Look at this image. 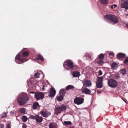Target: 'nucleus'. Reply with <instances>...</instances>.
<instances>
[{
    "label": "nucleus",
    "instance_id": "f257e3e1",
    "mask_svg": "<svg viewBox=\"0 0 128 128\" xmlns=\"http://www.w3.org/2000/svg\"><path fill=\"white\" fill-rule=\"evenodd\" d=\"M29 100V98L27 96V94L26 93H24L18 98V102L19 106H22L26 104Z\"/></svg>",
    "mask_w": 128,
    "mask_h": 128
},
{
    "label": "nucleus",
    "instance_id": "f03ea898",
    "mask_svg": "<svg viewBox=\"0 0 128 128\" xmlns=\"http://www.w3.org/2000/svg\"><path fill=\"white\" fill-rule=\"evenodd\" d=\"M29 54V52L27 51H24L22 53V55H17L15 57V61L17 63H19L18 61L24 62L27 60L25 57Z\"/></svg>",
    "mask_w": 128,
    "mask_h": 128
},
{
    "label": "nucleus",
    "instance_id": "7ed1b4c3",
    "mask_svg": "<svg viewBox=\"0 0 128 128\" xmlns=\"http://www.w3.org/2000/svg\"><path fill=\"white\" fill-rule=\"evenodd\" d=\"M104 17L107 20L110 21L112 24H115L119 22L118 17L115 15L108 14L105 16Z\"/></svg>",
    "mask_w": 128,
    "mask_h": 128
},
{
    "label": "nucleus",
    "instance_id": "20e7f679",
    "mask_svg": "<svg viewBox=\"0 0 128 128\" xmlns=\"http://www.w3.org/2000/svg\"><path fill=\"white\" fill-rule=\"evenodd\" d=\"M64 68L68 70L69 69L72 70L74 68L75 66L72 60H67L64 62L63 64Z\"/></svg>",
    "mask_w": 128,
    "mask_h": 128
},
{
    "label": "nucleus",
    "instance_id": "39448f33",
    "mask_svg": "<svg viewBox=\"0 0 128 128\" xmlns=\"http://www.w3.org/2000/svg\"><path fill=\"white\" fill-rule=\"evenodd\" d=\"M66 108V106L62 104L60 106L56 108L55 109V114L57 115L58 114L60 113L62 111H64Z\"/></svg>",
    "mask_w": 128,
    "mask_h": 128
},
{
    "label": "nucleus",
    "instance_id": "423d86ee",
    "mask_svg": "<svg viewBox=\"0 0 128 128\" xmlns=\"http://www.w3.org/2000/svg\"><path fill=\"white\" fill-rule=\"evenodd\" d=\"M104 77L103 76H98L97 78L96 82V87L98 88H101L103 87V80Z\"/></svg>",
    "mask_w": 128,
    "mask_h": 128
},
{
    "label": "nucleus",
    "instance_id": "0eeeda50",
    "mask_svg": "<svg viewBox=\"0 0 128 128\" xmlns=\"http://www.w3.org/2000/svg\"><path fill=\"white\" fill-rule=\"evenodd\" d=\"M108 86L112 88H115L118 85L116 82L112 78L108 80Z\"/></svg>",
    "mask_w": 128,
    "mask_h": 128
},
{
    "label": "nucleus",
    "instance_id": "6e6552de",
    "mask_svg": "<svg viewBox=\"0 0 128 128\" xmlns=\"http://www.w3.org/2000/svg\"><path fill=\"white\" fill-rule=\"evenodd\" d=\"M84 99L83 98L76 97L74 100V103L77 105H80L83 103Z\"/></svg>",
    "mask_w": 128,
    "mask_h": 128
},
{
    "label": "nucleus",
    "instance_id": "1a4fd4ad",
    "mask_svg": "<svg viewBox=\"0 0 128 128\" xmlns=\"http://www.w3.org/2000/svg\"><path fill=\"white\" fill-rule=\"evenodd\" d=\"M99 60L97 62V64L99 65L102 66L104 64V54H101L99 55L98 56Z\"/></svg>",
    "mask_w": 128,
    "mask_h": 128
},
{
    "label": "nucleus",
    "instance_id": "9d476101",
    "mask_svg": "<svg viewBox=\"0 0 128 128\" xmlns=\"http://www.w3.org/2000/svg\"><path fill=\"white\" fill-rule=\"evenodd\" d=\"M34 96L36 100H38L44 97V94L42 92H38L35 93Z\"/></svg>",
    "mask_w": 128,
    "mask_h": 128
},
{
    "label": "nucleus",
    "instance_id": "9b49d317",
    "mask_svg": "<svg viewBox=\"0 0 128 128\" xmlns=\"http://www.w3.org/2000/svg\"><path fill=\"white\" fill-rule=\"evenodd\" d=\"M83 86L86 87L91 86L92 83L91 81L88 80H84L82 81Z\"/></svg>",
    "mask_w": 128,
    "mask_h": 128
},
{
    "label": "nucleus",
    "instance_id": "f8f14e48",
    "mask_svg": "<svg viewBox=\"0 0 128 128\" xmlns=\"http://www.w3.org/2000/svg\"><path fill=\"white\" fill-rule=\"evenodd\" d=\"M82 93L86 94L92 95L91 94L92 92L91 90L86 87L82 89Z\"/></svg>",
    "mask_w": 128,
    "mask_h": 128
},
{
    "label": "nucleus",
    "instance_id": "ddd939ff",
    "mask_svg": "<svg viewBox=\"0 0 128 128\" xmlns=\"http://www.w3.org/2000/svg\"><path fill=\"white\" fill-rule=\"evenodd\" d=\"M40 114L44 117L46 118L49 115H50V113L48 111H44L43 110H42L40 112Z\"/></svg>",
    "mask_w": 128,
    "mask_h": 128
},
{
    "label": "nucleus",
    "instance_id": "4468645a",
    "mask_svg": "<svg viewBox=\"0 0 128 128\" xmlns=\"http://www.w3.org/2000/svg\"><path fill=\"white\" fill-rule=\"evenodd\" d=\"M121 6L122 8H125L128 9V2L127 1H122L121 2Z\"/></svg>",
    "mask_w": 128,
    "mask_h": 128
},
{
    "label": "nucleus",
    "instance_id": "2eb2a0df",
    "mask_svg": "<svg viewBox=\"0 0 128 128\" xmlns=\"http://www.w3.org/2000/svg\"><path fill=\"white\" fill-rule=\"evenodd\" d=\"M56 92V90L53 88H51L49 92V94L48 95V96L50 97H53L55 95Z\"/></svg>",
    "mask_w": 128,
    "mask_h": 128
},
{
    "label": "nucleus",
    "instance_id": "dca6fc26",
    "mask_svg": "<svg viewBox=\"0 0 128 128\" xmlns=\"http://www.w3.org/2000/svg\"><path fill=\"white\" fill-rule=\"evenodd\" d=\"M117 56L119 60H122L126 57L125 54L121 53H118L117 55Z\"/></svg>",
    "mask_w": 128,
    "mask_h": 128
},
{
    "label": "nucleus",
    "instance_id": "f3484780",
    "mask_svg": "<svg viewBox=\"0 0 128 128\" xmlns=\"http://www.w3.org/2000/svg\"><path fill=\"white\" fill-rule=\"evenodd\" d=\"M36 122L40 123L42 122L43 118L41 116H39L38 115H36Z\"/></svg>",
    "mask_w": 128,
    "mask_h": 128
},
{
    "label": "nucleus",
    "instance_id": "a211bd4d",
    "mask_svg": "<svg viewBox=\"0 0 128 128\" xmlns=\"http://www.w3.org/2000/svg\"><path fill=\"white\" fill-rule=\"evenodd\" d=\"M36 59L38 60H40L41 61H43L44 60V58L42 56L39 54H38L37 55L36 58Z\"/></svg>",
    "mask_w": 128,
    "mask_h": 128
},
{
    "label": "nucleus",
    "instance_id": "6ab92c4d",
    "mask_svg": "<svg viewBox=\"0 0 128 128\" xmlns=\"http://www.w3.org/2000/svg\"><path fill=\"white\" fill-rule=\"evenodd\" d=\"M72 75L73 77H78L80 76V73L78 71H75L73 72Z\"/></svg>",
    "mask_w": 128,
    "mask_h": 128
},
{
    "label": "nucleus",
    "instance_id": "aec40b11",
    "mask_svg": "<svg viewBox=\"0 0 128 128\" xmlns=\"http://www.w3.org/2000/svg\"><path fill=\"white\" fill-rule=\"evenodd\" d=\"M39 104L38 102H36L33 103L32 105V108L35 110L36 108L38 106Z\"/></svg>",
    "mask_w": 128,
    "mask_h": 128
},
{
    "label": "nucleus",
    "instance_id": "412c9836",
    "mask_svg": "<svg viewBox=\"0 0 128 128\" xmlns=\"http://www.w3.org/2000/svg\"><path fill=\"white\" fill-rule=\"evenodd\" d=\"M126 70L124 68L121 69L120 71V73L122 74L123 76H124L126 74Z\"/></svg>",
    "mask_w": 128,
    "mask_h": 128
},
{
    "label": "nucleus",
    "instance_id": "4be33fe9",
    "mask_svg": "<svg viewBox=\"0 0 128 128\" xmlns=\"http://www.w3.org/2000/svg\"><path fill=\"white\" fill-rule=\"evenodd\" d=\"M74 88V86L71 85H69L67 86L65 88L66 90H68L73 89Z\"/></svg>",
    "mask_w": 128,
    "mask_h": 128
},
{
    "label": "nucleus",
    "instance_id": "5701e85b",
    "mask_svg": "<svg viewBox=\"0 0 128 128\" xmlns=\"http://www.w3.org/2000/svg\"><path fill=\"white\" fill-rule=\"evenodd\" d=\"M56 124L55 123H51L49 125V128H56Z\"/></svg>",
    "mask_w": 128,
    "mask_h": 128
},
{
    "label": "nucleus",
    "instance_id": "b1692460",
    "mask_svg": "<svg viewBox=\"0 0 128 128\" xmlns=\"http://www.w3.org/2000/svg\"><path fill=\"white\" fill-rule=\"evenodd\" d=\"M64 96L62 95H60L56 97V99L58 101L60 102L62 100Z\"/></svg>",
    "mask_w": 128,
    "mask_h": 128
},
{
    "label": "nucleus",
    "instance_id": "393cba45",
    "mask_svg": "<svg viewBox=\"0 0 128 128\" xmlns=\"http://www.w3.org/2000/svg\"><path fill=\"white\" fill-rule=\"evenodd\" d=\"M65 89L64 90V89H62L60 90V93L62 95L64 96V95L66 93V91L65 90Z\"/></svg>",
    "mask_w": 128,
    "mask_h": 128
},
{
    "label": "nucleus",
    "instance_id": "a878e982",
    "mask_svg": "<svg viewBox=\"0 0 128 128\" xmlns=\"http://www.w3.org/2000/svg\"><path fill=\"white\" fill-rule=\"evenodd\" d=\"M108 3L107 0H101V3L103 5H105Z\"/></svg>",
    "mask_w": 128,
    "mask_h": 128
},
{
    "label": "nucleus",
    "instance_id": "bb28decb",
    "mask_svg": "<svg viewBox=\"0 0 128 128\" xmlns=\"http://www.w3.org/2000/svg\"><path fill=\"white\" fill-rule=\"evenodd\" d=\"M117 66V64L114 63H112L111 65V67L114 69L116 68Z\"/></svg>",
    "mask_w": 128,
    "mask_h": 128
},
{
    "label": "nucleus",
    "instance_id": "cd10ccee",
    "mask_svg": "<svg viewBox=\"0 0 128 128\" xmlns=\"http://www.w3.org/2000/svg\"><path fill=\"white\" fill-rule=\"evenodd\" d=\"M7 114L6 112H3L0 115L1 118H4L5 117L6 115Z\"/></svg>",
    "mask_w": 128,
    "mask_h": 128
},
{
    "label": "nucleus",
    "instance_id": "c85d7f7f",
    "mask_svg": "<svg viewBox=\"0 0 128 128\" xmlns=\"http://www.w3.org/2000/svg\"><path fill=\"white\" fill-rule=\"evenodd\" d=\"M22 120L24 122H26L28 119L27 117L25 116H23L22 117Z\"/></svg>",
    "mask_w": 128,
    "mask_h": 128
},
{
    "label": "nucleus",
    "instance_id": "c756f323",
    "mask_svg": "<svg viewBox=\"0 0 128 128\" xmlns=\"http://www.w3.org/2000/svg\"><path fill=\"white\" fill-rule=\"evenodd\" d=\"M64 124H65V125H71L72 124V123L70 121H64Z\"/></svg>",
    "mask_w": 128,
    "mask_h": 128
},
{
    "label": "nucleus",
    "instance_id": "7c9ffc66",
    "mask_svg": "<svg viewBox=\"0 0 128 128\" xmlns=\"http://www.w3.org/2000/svg\"><path fill=\"white\" fill-rule=\"evenodd\" d=\"M40 74L39 73L37 72L35 73L34 75V76L36 78H38L40 77Z\"/></svg>",
    "mask_w": 128,
    "mask_h": 128
},
{
    "label": "nucleus",
    "instance_id": "2f4dec72",
    "mask_svg": "<svg viewBox=\"0 0 128 128\" xmlns=\"http://www.w3.org/2000/svg\"><path fill=\"white\" fill-rule=\"evenodd\" d=\"M26 111V109L23 108H21L20 110V112L22 113H24Z\"/></svg>",
    "mask_w": 128,
    "mask_h": 128
},
{
    "label": "nucleus",
    "instance_id": "473e14b6",
    "mask_svg": "<svg viewBox=\"0 0 128 128\" xmlns=\"http://www.w3.org/2000/svg\"><path fill=\"white\" fill-rule=\"evenodd\" d=\"M120 77V74H116L115 76V78L116 80H118Z\"/></svg>",
    "mask_w": 128,
    "mask_h": 128
},
{
    "label": "nucleus",
    "instance_id": "72a5a7b5",
    "mask_svg": "<svg viewBox=\"0 0 128 128\" xmlns=\"http://www.w3.org/2000/svg\"><path fill=\"white\" fill-rule=\"evenodd\" d=\"M127 62H128V57H127L123 62L124 64H126Z\"/></svg>",
    "mask_w": 128,
    "mask_h": 128
},
{
    "label": "nucleus",
    "instance_id": "f704fd0d",
    "mask_svg": "<svg viewBox=\"0 0 128 128\" xmlns=\"http://www.w3.org/2000/svg\"><path fill=\"white\" fill-rule=\"evenodd\" d=\"M98 76H101L102 74V71L101 70H99V71L98 72Z\"/></svg>",
    "mask_w": 128,
    "mask_h": 128
},
{
    "label": "nucleus",
    "instance_id": "c9c22d12",
    "mask_svg": "<svg viewBox=\"0 0 128 128\" xmlns=\"http://www.w3.org/2000/svg\"><path fill=\"white\" fill-rule=\"evenodd\" d=\"M30 118L32 119H36V116H35L32 115L30 116Z\"/></svg>",
    "mask_w": 128,
    "mask_h": 128
},
{
    "label": "nucleus",
    "instance_id": "e433bc0d",
    "mask_svg": "<svg viewBox=\"0 0 128 128\" xmlns=\"http://www.w3.org/2000/svg\"><path fill=\"white\" fill-rule=\"evenodd\" d=\"M6 128H10V123H8L7 124Z\"/></svg>",
    "mask_w": 128,
    "mask_h": 128
},
{
    "label": "nucleus",
    "instance_id": "4c0bfd02",
    "mask_svg": "<svg viewBox=\"0 0 128 128\" xmlns=\"http://www.w3.org/2000/svg\"><path fill=\"white\" fill-rule=\"evenodd\" d=\"M117 6V5L114 4H113L111 6V8H115Z\"/></svg>",
    "mask_w": 128,
    "mask_h": 128
},
{
    "label": "nucleus",
    "instance_id": "58836bf2",
    "mask_svg": "<svg viewBox=\"0 0 128 128\" xmlns=\"http://www.w3.org/2000/svg\"><path fill=\"white\" fill-rule=\"evenodd\" d=\"M27 125L25 124H23L22 125V128H27Z\"/></svg>",
    "mask_w": 128,
    "mask_h": 128
},
{
    "label": "nucleus",
    "instance_id": "ea45409f",
    "mask_svg": "<svg viewBox=\"0 0 128 128\" xmlns=\"http://www.w3.org/2000/svg\"><path fill=\"white\" fill-rule=\"evenodd\" d=\"M4 125L3 124H0V128H3L4 127Z\"/></svg>",
    "mask_w": 128,
    "mask_h": 128
},
{
    "label": "nucleus",
    "instance_id": "a19ab883",
    "mask_svg": "<svg viewBox=\"0 0 128 128\" xmlns=\"http://www.w3.org/2000/svg\"><path fill=\"white\" fill-rule=\"evenodd\" d=\"M109 55L110 56L111 55L112 56H114V54L113 52H110L109 53Z\"/></svg>",
    "mask_w": 128,
    "mask_h": 128
},
{
    "label": "nucleus",
    "instance_id": "79ce46f5",
    "mask_svg": "<svg viewBox=\"0 0 128 128\" xmlns=\"http://www.w3.org/2000/svg\"><path fill=\"white\" fill-rule=\"evenodd\" d=\"M85 55L87 56L90 57V55L88 54H86Z\"/></svg>",
    "mask_w": 128,
    "mask_h": 128
},
{
    "label": "nucleus",
    "instance_id": "37998d69",
    "mask_svg": "<svg viewBox=\"0 0 128 128\" xmlns=\"http://www.w3.org/2000/svg\"><path fill=\"white\" fill-rule=\"evenodd\" d=\"M35 93H36L34 92H30V94H31V93L34 94H35Z\"/></svg>",
    "mask_w": 128,
    "mask_h": 128
},
{
    "label": "nucleus",
    "instance_id": "c03bdc74",
    "mask_svg": "<svg viewBox=\"0 0 128 128\" xmlns=\"http://www.w3.org/2000/svg\"><path fill=\"white\" fill-rule=\"evenodd\" d=\"M101 91L100 90H98V91L97 92L98 93H101Z\"/></svg>",
    "mask_w": 128,
    "mask_h": 128
},
{
    "label": "nucleus",
    "instance_id": "a18cd8bd",
    "mask_svg": "<svg viewBox=\"0 0 128 128\" xmlns=\"http://www.w3.org/2000/svg\"><path fill=\"white\" fill-rule=\"evenodd\" d=\"M122 99L125 102H126V100L124 99L123 98H122Z\"/></svg>",
    "mask_w": 128,
    "mask_h": 128
},
{
    "label": "nucleus",
    "instance_id": "49530a36",
    "mask_svg": "<svg viewBox=\"0 0 128 128\" xmlns=\"http://www.w3.org/2000/svg\"><path fill=\"white\" fill-rule=\"evenodd\" d=\"M42 90H44V87H42Z\"/></svg>",
    "mask_w": 128,
    "mask_h": 128
},
{
    "label": "nucleus",
    "instance_id": "de8ad7c7",
    "mask_svg": "<svg viewBox=\"0 0 128 128\" xmlns=\"http://www.w3.org/2000/svg\"><path fill=\"white\" fill-rule=\"evenodd\" d=\"M45 86L44 85H43L42 86V87H44V88L45 87Z\"/></svg>",
    "mask_w": 128,
    "mask_h": 128
},
{
    "label": "nucleus",
    "instance_id": "09e8293b",
    "mask_svg": "<svg viewBox=\"0 0 128 128\" xmlns=\"http://www.w3.org/2000/svg\"><path fill=\"white\" fill-rule=\"evenodd\" d=\"M126 26H127V27L128 28V24H127Z\"/></svg>",
    "mask_w": 128,
    "mask_h": 128
},
{
    "label": "nucleus",
    "instance_id": "8fccbe9b",
    "mask_svg": "<svg viewBox=\"0 0 128 128\" xmlns=\"http://www.w3.org/2000/svg\"><path fill=\"white\" fill-rule=\"evenodd\" d=\"M128 14H126V15H127V16H128Z\"/></svg>",
    "mask_w": 128,
    "mask_h": 128
}]
</instances>
